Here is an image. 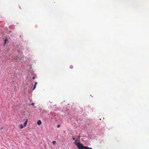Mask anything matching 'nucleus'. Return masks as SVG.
<instances>
[{"mask_svg": "<svg viewBox=\"0 0 149 149\" xmlns=\"http://www.w3.org/2000/svg\"><path fill=\"white\" fill-rule=\"evenodd\" d=\"M34 103H32L31 104V105H34Z\"/></svg>", "mask_w": 149, "mask_h": 149, "instance_id": "obj_11", "label": "nucleus"}, {"mask_svg": "<svg viewBox=\"0 0 149 149\" xmlns=\"http://www.w3.org/2000/svg\"><path fill=\"white\" fill-rule=\"evenodd\" d=\"M77 139L75 140L74 143L77 146V147L79 149V148H80L82 144L80 143V142H79H79H77Z\"/></svg>", "mask_w": 149, "mask_h": 149, "instance_id": "obj_1", "label": "nucleus"}, {"mask_svg": "<svg viewBox=\"0 0 149 149\" xmlns=\"http://www.w3.org/2000/svg\"><path fill=\"white\" fill-rule=\"evenodd\" d=\"M36 85H34L33 86V90H34L36 88Z\"/></svg>", "mask_w": 149, "mask_h": 149, "instance_id": "obj_7", "label": "nucleus"}, {"mask_svg": "<svg viewBox=\"0 0 149 149\" xmlns=\"http://www.w3.org/2000/svg\"><path fill=\"white\" fill-rule=\"evenodd\" d=\"M7 38H6L4 40V45H5L6 42V41H7Z\"/></svg>", "mask_w": 149, "mask_h": 149, "instance_id": "obj_6", "label": "nucleus"}, {"mask_svg": "<svg viewBox=\"0 0 149 149\" xmlns=\"http://www.w3.org/2000/svg\"><path fill=\"white\" fill-rule=\"evenodd\" d=\"M55 143H56V141H53L52 142V143L53 144H55Z\"/></svg>", "mask_w": 149, "mask_h": 149, "instance_id": "obj_8", "label": "nucleus"}, {"mask_svg": "<svg viewBox=\"0 0 149 149\" xmlns=\"http://www.w3.org/2000/svg\"><path fill=\"white\" fill-rule=\"evenodd\" d=\"M60 125H58L57 126V127L58 128L59 127H60Z\"/></svg>", "mask_w": 149, "mask_h": 149, "instance_id": "obj_10", "label": "nucleus"}, {"mask_svg": "<svg viewBox=\"0 0 149 149\" xmlns=\"http://www.w3.org/2000/svg\"><path fill=\"white\" fill-rule=\"evenodd\" d=\"M41 121L40 120H38V121H37V124L38 125H39L40 124H41Z\"/></svg>", "mask_w": 149, "mask_h": 149, "instance_id": "obj_3", "label": "nucleus"}, {"mask_svg": "<svg viewBox=\"0 0 149 149\" xmlns=\"http://www.w3.org/2000/svg\"><path fill=\"white\" fill-rule=\"evenodd\" d=\"M16 60H18V59L17 58H15Z\"/></svg>", "mask_w": 149, "mask_h": 149, "instance_id": "obj_15", "label": "nucleus"}, {"mask_svg": "<svg viewBox=\"0 0 149 149\" xmlns=\"http://www.w3.org/2000/svg\"><path fill=\"white\" fill-rule=\"evenodd\" d=\"M79 149H92V148L88 147L87 146H83L82 144Z\"/></svg>", "mask_w": 149, "mask_h": 149, "instance_id": "obj_2", "label": "nucleus"}, {"mask_svg": "<svg viewBox=\"0 0 149 149\" xmlns=\"http://www.w3.org/2000/svg\"><path fill=\"white\" fill-rule=\"evenodd\" d=\"M73 140H74L75 139V138H73Z\"/></svg>", "mask_w": 149, "mask_h": 149, "instance_id": "obj_14", "label": "nucleus"}, {"mask_svg": "<svg viewBox=\"0 0 149 149\" xmlns=\"http://www.w3.org/2000/svg\"><path fill=\"white\" fill-rule=\"evenodd\" d=\"M37 84V82H35V84L34 85H36Z\"/></svg>", "mask_w": 149, "mask_h": 149, "instance_id": "obj_12", "label": "nucleus"}, {"mask_svg": "<svg viewBox=\"0 0 149 149\" xmlns=\"http://www.w3.org/2000/svg\"><path fill=\"white\" fill-rule=\"evenodd\" d=\"M27 121H28V119H26L25 122H24V127H25L26 126L27 123Z\"/></svg>", "mask_w": 149, "mask_h": 149, "instance_id": "obj_4", "label": "nucleus"}, {"mask_svg": "<svg viewBox=\"0 0 149 149\" xmlns=\"http://www.w3.org/2000/svg\"><path fill=\"white\" fill-rule=\"evenodd\" d=\"M32 78H33V79H34L35 78V77H33Z\"/></svg>", "mask_w": 149, "mask_h": 149, "instance_id": "obj_13", "label": "nucleus"}, {"mask_svg": "<svg viewBox=\"0 0 149 149\" xmlns=\"http://www.w3.org/2000/svg\"><path fill=\"white\" fill-rule=\"evenodd\" d=\"M19 125L20 126V129H22L24 127L22 124H20Z\"/></svg>", "mask_w": 149, "mask_h": 149, "instance_id": "obj_5", "label": "nucleus"}, {"mask_svg": "<svg viewBox=\"0 0 149 149\" xmlns=\"http://www.w3.org/2000/svg\"><path fill=\"white\" fill-rule=\"evenodd\" d=\"M73 68V67L72 66H70V68L71 69H72V68Z\"/></svg>", "mask_w": 149, "mask_h": 149, "instance_id": "obj_9", "label": "nucleus"}]
</instances>
